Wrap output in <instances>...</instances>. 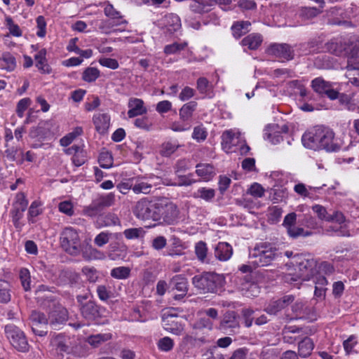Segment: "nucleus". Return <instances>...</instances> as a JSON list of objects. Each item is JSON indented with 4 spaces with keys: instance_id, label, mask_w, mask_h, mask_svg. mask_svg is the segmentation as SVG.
Returning <instances> with one entry per match:
<instances>
[{
    "instance_id": "39",
    "label": "nucleus",
    "mask_w": 359,
    "mask_h": 359,
    "mask_svg": "<svg viewBox=\"0 0 359 359\" xmlns=\"http://www.w3.org/2000/svg\"><path fill=\"white\" fill-rule=\"evenodd\" d=\"M215 196V191L213 189H208L205 187L198 189L194 193V198H199L205 201H211Z\"/></svg>"
},
{
    "instance_id": "10",
    "label": "nucleus",
    "mask_w": 359,
    "mask_h": 359,
    "mask_svg": "<svg viewBox=\"0 0 359 359\" xmlns=\"http://www.w3.org/2000/svg\"><path fill=\"white\" fill-rule=\"evenodd\" d=\"M155 206L156 203H152L147 198H143L136 203L133 209V212L135 216L140 219L153 220Z\"/></svg>"
},
{
    "instance_id": "24",
    "label": "nucleus",
    "mask_w": 359,
    "mask_h": 359,
    "mask_svg": "<svg viewBox=\"0 0 359 359\" xmlns=\"http://www.w3.org/2000/svg\"><path fill=\"white\" fill-rule=\"evenodd\" d=\"M196 173L205 181H209L216 175L215 168L209 163L196 165Z\"/></svg>"
},
{
    "instance_id": "32",
    "label": "nucleus",
    "mask_w": 359,
    "mask_h": 359,
    "mask_svg": "<svg viewBox=\"0 0 359 359\" xmlns=\"http://www.w3.org/2000/svg\"><path fill=\"white\" fill-rule=\"evenodd\" d=\"M251 23L249 21H240L235 22L231 27L233 36L236 39L241 37L243 34L249 32V27Z\"/></svg>"
},
{
    "instance_id": "5",
    "label": "nucleus",
    "mask_w": 359,
    "mask_h": 359,
    "mask_svg": "<svg viewBox=\"0 0 359 359\" xmlns=\"http://www.w3.org/2000/svg\"><path fill=\"white\" fill-rule=\"evenodd\" d=\"M153 221L173 224L177 219L179 210L175 204L165 199L156 202Z\"/></svg>"
},
{
    "instance_id": "49",
    "label": "nucleus",
    "mask_w": 359,
    "mask_h": 359,
    "mask_svg": "<svg viewBox=\"0 0 359 359\" xmlns=\"http://www.w3.org/2000/svg\"><path fill=\"white\" fill-rule=\"evenodd\" d=\"M134 125L142 130L149 131L152 129L153 123L147 116L137 118L134 121Z\"/></svg>"
},
{
    "instance_id": "14",
    "label": "nucleus",
    "mask_w": 359,
    "mask_h": 359,
    "mask_svg": "<svg viewBox=\"0 0 359 359\" xmlns=\"http://www.w3.org/2000/svg\"><path fill=\"white\" fill-rule=\"evenodd\" d=\"M67 320L68 311L62 306H55L48 316L49 324L54 329H57L60 325L65 324Z\"/></svg>"
},
{
    "instance_id": "56",
    "label": "nucleus",
    "mask_w": 359,
    "mask_h": 359,
    "mask_svg": "<svg viewBox=\"0 0 359 359\" xmlns=\"http://www.w3.org/2000/svg\"><path fill=\"white\" fill-rule=\"evenodd\" d=\"M248 193L255 198H262L264 196L265 189L261 184L255 182L250 186Z\"/></svg>"
},
{
    "instance_id": "64",
    "label": "nucleus",
    "mask_w": 359,
    "mask_h": 359,
    "mask_svg": "<svg viewBox=\"0 0 359 359\" xmlns=\"http://www.w3.org/2000/svg\"><path fill=\"white\" fill-rule=\"evenodd\" d=\"M174 346V343L172 339L168 337H165L160 339L158 343V348L163 351H170Z\"/></svg>"
},
{
    "instance_id": "27",
    "label": "nucleus",
    "mask_w": 359,
    "mask_h": 359,
    "mask_svg": "<svg viewBox=\"0 0 359 359\" xmlns=\"http://www.w3.org/2000/svg\"><path fill=\"white\" fill-rule=\"evenodd\" d=\"M314 348V344L309 337H304L298 344L299 355L302 358H306L311 354Z\"/></svg>"
},
{
    "instance_id": "41",
    "label": "nucleus",
    "mask_w": 359,
    "mask_h": 359,
    "mask_svg": "<svg viewBox=\"0 0 359 359\" xmlns=\"http://www.w3.org/2000/svg\"><path fill=\"white\" fill-rule=\"evenodd\" d=\"M125 23H127L126 20H121L118 22H114L111 20H102L99 25V29L102 33L109 34L111 33V29L114 26H118Z\"/></svg>"
},
{
    "instance_id": "52",
    "label": "nucleus",
    "mask_w": 359,
    "mask_h": 359,
    "mask_svg": "<svg viewBox=\"0 0 359 359\" xmlns=\"http://www.w3.org/2000/svg\"><path fill=\"white\" fill-rule=\"evenodd\" d=\"M41 203L39 201H34L31 203L28 210V219L30 222L31 219L37 217L42 213L41 208Z\"/></svg>"
},
{
    "instance_id": "35",
    "label": "nucleus",
    "mask_w": 359,
    "mask_h": 359,
    "mask_svg": "<svg viewBox=\"0 0 359 359\" xmlns=\"http://www.w3.org/2000/svg\"><path fill=\"white\" fill-rule=\"evenodd\" d=\"M104 209L101 202L97 198L88 206L84 208L83 212L87 216L95 217Z\"/></svg>"
},
{
    "instance_id": "22",
    "label": "nucleus",
    "mask_w": 359,
    "mask_h": 359,
    "mask_svg": "<svg viewBox=\"0 0 359 359\" xmlns=\"http://www.w3.org/2000/svg\"><path fill=\"white\" fill-rule=\"evenodd\" d=\"M46 53V50L42 48L34 55L35 65L42 74H50L52 72V69L47 63Z\"/></svg>"
},
{
    "instance_id": "55",
    "label": "nucleus",
    "mask_w": 359,
    "mask_h": 359,
    "mask_svg": "<svg viewBox=\"0 0 359 359\" xmlns=\"http://www.w3.org/2000/svg\"><path fill=\"white\" fill-rule=\"evenodd\" d=\"M52 343L56 346L57 350L60 352H68L69 346L65 341V339L62 335L56 336L53 340Z\"/></svg>"
},
{
    "instance_id": "48",
    "label": "nucleus",
    "mask_w": 359,
    "mask_h": 359,
    "mask_svg": "<svg viewBox=\"0 0 359 359\" xmlns=\"http://www.w3.org/2000/svg\"><path fill=\"white\" fill-rule=\"evenodd\" d=\"M100 76L99 70L95 67H88L83 72L82 79L86 82L95 81Z\"/></svg>"
},
{
    "instance_id": "45",
    "label": "nucleus",
    "mask_w": 359,
    "mask_h": 359,
    "mask_svg": "<svg viewBox=\"0 0 359 359\" xmlns=\"http://www.w3.org/2000/svg\"><path fill=\"white\" fill-rule=\"evenodd\" d=\"M187 46V42L177 43L166 45L164 47V53L167 55L176 54L183 50Z\"/></svg>"
},
{
    "instance_id": "11",
    "label": "nucleus",
    "mask_w": 359,
    "mask_h": 359,
    "mask_svg": "<svg viewBox=\"0 0 359 359\" xmlns=\"http://www.w3.org/2000/svg\"><path fill=\"white\" fill-rule=\"evenodd\" d=\"M334 83L327 81L321 77L314 79L311 81L313 90L319 95H325L331 100H334L339 95V90L334 88Z\"/></svg>"
},
{
    "instance_id": "9",
    "label": "nucleus",
    "mask_w": 359,
    "mask_h": 359,
    "mask_svg": "<svg viewBox=\"0 0 359 359\" xmlns=\"http://www.w3.org/2000/svg\"><path fill=\"white\" fill-rule=\"evenodd\" d=\"M48 318L43 313L37 311H32L29 316V324L33 333L39 337H44L48 333Z\"/></svg>"
},
{
    "instance_id": "4",
    "label": "nucleus",
    "mask_w": 359,
    "mask_h": 359,
    "mask_svg": "<svg viewBox=\"0 0 359 359\" xmlns=\"http://www.w3.org/2000/svg\"><path fill=\"white\" fill-rule=\"evenodd\" d=\"M224 283L223 276L213 272L203 273L192 278V284L203 293L216 292Z\"/></svg>"
},
{
    "instance_id": "60",
    "label": "nucleus",
    "mask_w": 359,
    "mask_h": 359,
    "mask_svg": "<svg viewBox=\"0 0 359 359\" xmlns=\"http://www.w3.org/2000/svg\"><path fill=\"white\" fill-rule=\"evenodd\" d=\"M178 148V145L172 142H165L161 146V154L163 156H170Z\"/></svg>"
},
{
    "instance_id": "59",
    "label": "nucleus",
    "mask_w": 359,
    "mask_h": 359,
    "mask_svg": "<svg viewBox=\"0 0 359 359\" xmlns=\"http://www.w3.org/2000/svg\"><path fill=\"white\" fill-rule=\"evenodd\" d=\"M20 278L22 285L25 290L28 291L30 290V275L29 271L27 269H21L20 271Z\"/></svg>"
},
{
    "instance_id": "17",
    "label": "nucleus",
    "mask_w": 359,
    "mask_h": 359,
    "mask_svg": "<svg viewBox=\"0 0 359 359\" xmlns=\"http://www.w3.org/2000/svg\"><path fill=\"white\" fill-rule=\"evenodd\" d=\"M219 328L224 332L229 330L234 332L235 330L239 328L238 317L235 311H228L224 315L220 322Z\"/></svg>"
},
{
    "instance_id": "47",
    "label": "nucleus",
    "mask_w": 359,
    "mask_h": 359,
    "mask_svg": "<svg viewBox=\"0 0 359 359\" xmlns=\"http://www.w3.org/2000/svg\"><path fill=\"white\" fill-rule=\"evenodd\" d=\"M6 25L9 30L10 34L16 37H20L22 36V32L20 28V27L15 24L13 19L10 16H7L6 18Z\"/></svg>"
},
{
    "instance_id": "63",
    "label": "nucleus",
    "mask_w": 359,
    "mask_h": 359,
    "mask_svg": "<svg viewBox=\"0 0 359 359\" xmlns=\"http://www.w3.org/2000/svg\"><path fill=\"white\" fill-rule=\"evenodd\" d=\"M98 199L101 202L104 208L113 205L115 203V194L114 193H109L104 195L100 196Z\"/></svg>"
},
{
    "instance_id": "51",
    "label": "nucleus",
    "mask_w": 359,
    "mask_h": 359,
    "mask_svg": "<svg viewBox=\"0 0 359 359\" xmlns=\"http://www.w3.org/2000/svg\"><path fill=\"white\" fill-rule=\"evenodd\" d=\"M123 234L127 239H135L143 237L144 231L142 228H130L123 231Z\"/></svg>"
},
{
    "instance_id": "38",
    "label": "nucleus",
    "mask_w": 359,
    "mask_h": 359,
    "mask_svg": "<svg viewBox=\"0 0 359 359\" xmlns=\"http://www.w3.org/2000/svg\"><path fill=\"white\" fill-rule=\"evenodd\" d=\"M102 225L104 226H111L120 225V219L114 213L108 212L105 215H101L99 218Z\"/></svg>"
},
{
    "instance_id": "31",
    "label": "nucleus",
    "mask_w": 359,
    "mask_h": 359,
    "mask_svg": "<svg viewBox=\"0 0 359 359\" xmlns=\"http://www.w3.org/2000/svg\"><path fill=\"white\" fill-rule=\"evenodd\" d=\"M197 102L191 101L184 104L180 109V117L183 121H189L193 116V113L197 107Z\"/></svg>"
},
{
    "instance_id": "53",
    "label": "nucleus",
    "mask_w": 359,
    "mask_h": 359,
    "mask_svg": "<svg viewBox=\"0 0 359 359\" xmlns=\"http://www.w3.org/2000/svg\"><path fill=\"white\" fill-rule=\"evenodd\" d=\"M82 273L90 283H95L99 278L98 272L94 267L85 266L82 269Z\"/></svg>"
},
{
    "instance_id": "13",
    "label": "nucleus",
    "mask_w": 359,
    "mask_h": 359,
    "mask_svg": "<svg viewBox=\"0 0 359 359\" xmlns=\"http://www.w3.org/2000/svg\"><path fill=\"white\" fill-rule=\"evenodd\" d=\"M154 178L158 179V177H137L133 178L134 182H133L132 190L136 194H149L151 192V189L154 186L158 183L154 182Z\"/></svg>"
},
{
    "instance_id": "57",
    "label": "nucleus",
    "mask_w": 359,
    "mask_h": 359,
    "mask_svg": "<svg viewBox=\"0 0 359 359\" xmlns=\"http://www.w3.org/2000/svg\"><path fill=\"white\" fill-rule=\"evenodd\" d=\"M191 10L196 13H203L210 11L209 8L201 0H195L190 5Z\"/></svg>"
},
{
    "instance_id": "33",
    "label": "nucleus",
    "mask_w": 359,
    "mask_h": 359,
    "mask_svg": "<svg viewBox=\"0 0 359 359\" xmlns=\"http://www.w3.org/2000/svg\"><path fill=\"white\" fill-rule=\"evenodd\" d=\"M0 65L3 69L11 72L16 67V60L15 57L10 53H5L2 54L0 58Z\"/></svg>"
},
{
    "instance_id": "61",
    "label": "nucleus",
    "mask_w": 359,
    "mask_h": 359,
    "mask_svg": "<svg viewBox=\"0 0 359 359\" xmlns=\"http://www.w3.org/2000/svg\"><path fill=\"white\" fill-rule=\"evenodd\" d=\"M283 210L278 206H273L269 210V219L273 222H278L281 217Z\"/></svg>"
},
{
    "instance_id": "26",
    "label": "nucleus",
    "mask_w": 359,
    "mask_h": 359,
    "mask_svg": "<svg viewBox=\"0 0 359 359\" xmlns=\"http://www.w3.org/2000/svg\"><path fill=\"white\" fill-rule=\"evenodd\" d=\"M240 135L239 132H235L232 130L224 131L222 135L223 148L227 150L231 149V147L237 142L236 140L239 139Z\"/></svg>"
},
{
    "instance_id": "58",
    "label": "nucleus",
    "mask_w": 359,
    "mask_h": 359,
    "mask_svg": "<svg viewBox=\"0 0 359 359\" xmlns=\"http://www.w3.org/2000/svg\"><path fill=\"white\" fill-rule=\"evenodd\" d=\"M99 163L102 168H109L113 164V158L110 153L102 152L99 156Z\"/></svg>"
},
{
    "instance_id": "12",
    "label": "nucleus",
    "mask_w": 359,
    "mask_h": 359,
    "mask_svg": "<svg viewBox=\"0 0 359 359\" xmlns=\"http://www.w3.org/2000/svg\"><path fill=\"white\" fill-rule=\"evenodd\" d=\"M79 310L82 317L88 322L102 317V308L93 300H88L85 304H82Z\"/></svg>"
},
{
    "instance_id": "54",
    "label": "nucleus",
    "mask_w": 359,
    "mask_h": 359,
    "mask_svg": "<svg viewBox=\"0 0 359 359\" xmlns=\"http://www.w3.org/2000/svg\"><path fill=\"white\" fill-rule=\"evenodd\" d=\"M288 235L293 238H296L299 236H309L311 235V232L305 231L304 229L302 227H297L295 226H290L287 231Z\"/></svg>"
},
{
    "instance_id": "15",
    "label": "nucleus",
    "mask_w": 359,
    "mask_h": 359,
    "mask_svg": "<svg viewBox=\"0 0 359 359\" xmlns=\"http://www.w3.org/2000/svg\"><path fill=\"white\" fill-rule=\"evenodd\" d=\"M268 53L280 59L290 60L294 57V51L287 43H275L268 48Z\"/></svg>"
},
{
    "instance_id": "21",
    "label": "nucleus",
    "mask_w": 359,
    "mask_h": 359,
    "mask_svg": "<svg viewBox=\"0 0 359 359\" xmlns=\"http://www.w3.org/2000/svg\"><path fill=\"white\" fill-rule=\"evenodd\" d=\"M93 122L96 130L100 133H105L110 126V116L108 114H96L93 117Z\"/></svg>"
},
{
    "instance_id": "3",
    "label": "nucleus",
    "mask_w": 359,
    "mask_h": 359,
    "mask_svg": "<svg viewBox=\"0 0 359 359\" xmlns=\"http://www.w3.org/2000/svg\"><path fill=\"white\" fill-rule=\"evenodd\" d=\"M326 51L337 56H355L359 53V43L343 37L334 38L325 44Z\"/></svg>"
},
{
    "instance_id": "6",
    "label": "nucleus",
    "mask_w": 359,
    "mask_h": 359,
    "mask_svg": "<svg viewBox=\"0 0 359 359\" xmlns=\"http://www.w3.org/2000/svg\"><path fill=\"white\" fill-rule=\"evenodd\" d=\"M282 253L271 243H262L257 245L252 254L256 259L255 262L258 266H269L271 262L279 257Z\"/></svg>"
},
{
    "instance_id": "44",
    "label": "nucleus",
    "mask_w": 359,
    "mask_h": 359,
    "mask_svg": "<svg viewBox=\"0 0 359 359\" xmlns=\"http://www.w3.org/2000/svg\"><path fill=\"white\" fill-rule=\"evenodd\" d=\"M5 156L10 161H15L18 159H22L23 153L18 147H11L6 149Z\"/></svg>"
},
{
    "instance_id": "29",
    "label": "nucleus",
    "mask_w": 359,
    "mask_h": 359,
    "mask_svg": "<svg viewBox=\"0 0 359 359\" xmlns=\"http://www.w3.org/2000/svg\"><path fill=\"white\" fill-rule=\"evenodd\" d=\"M315 283L314 296L318 299H323L325 295L327 280L324 276H316V279L313 280Z\"/></svg>"
},
{
    "instance_id": "16",
    "label": "nucleus",
    "mask_w": 359,
    "mask_h": 359,
    "mask_svg": "<svg viewBox=\"0 0 359 359\" xmlns=\"http://www.w3.org/2000/svg\"><path fill=\"white\" fill-rule=\"evenodd\" d=\"M163 323L165 330L177 335L180 334L184 330L176 314L164 313L163 316Z\"/></svg>"
},
{
    "instance_id": "43",
    "label": "nucleus",
    "mask_w": 359,
    "mask_h": 359,
    "mask_svg": "<svg viewBox=\"0 0 359 359\" xmlns=\"http://www.w3.org/2000/svg\"><path fill=\"white\" fill-rule=\"evenodd\" d=\"M243 294L247 297H257L260 293V288L255 283H248L242 287Z\"/></svg>"
},
{
    "instance_id": "40",
    "label": "nucleus",
    "mask_w": 359,
    "mask_h": 359,
    "mask_svg": "<svg viewBox=\"0 0 359 359\" xmlns=\"http://www.w3.org/2000/svg\"><path fill=\"white\" fill-rule=\"evenodd\" d=\"M195 254L198 259L204 263L206 262L208 247L205 242L199 241L195 244L194 247Z\"/></svg>"
},
{
    "instance_id": "8",
    "label": "nucleus",
    "mask_w": 359,
    "mask_h": 359,
    "mask_svg": "<svg viewBox=\"0 0 359 359\" xmlns=\"http://www.w3.org/2000/svg\"><path fill=\"white\" fill-rule=\"evenodd\" d=\"M5 333L11 344L18 351L27 352L29 344L25 333L17 326L10 324L5 327Z\"/></svg>"
},
{
    "instance_id": "23",
    "label": "nucleus",
    "mask_w": 359,
    "mask_h": 359,
    "mask_svg": "<svg viewBox=\"0 0 359 359\" xmlns=\"http://www.w3.org/2000/svg\"><path fill=\"white\" fill-rule=\"evenodd\" d=\"M232 247L227 243H219L215 249V256L219 261H227L232 255Z\"/></svg>"
},
{
    "instance_id": "1",
    "label": "nucleus",
    "mask_w": 359,
    "mask_h": 359,
    "mask_svg": "<svg viewBox=\"0 0 359 359\" xmlns=\"http://www.w3.org/2000/svg\"><path fill=\"white\" fill-rule=\"evenodd\" d=\"M296 267L286 264V272L282 275L285 283L299 284L304 281L314 280L316 276H321L317 270V261L310 255L294 256Z\"/></svg>"
},
{
    "instance_id": "28",
    "label": "nucleus",
    "mask_w": 359,
    "mask_h": 359,
    "mask_svg": "<svg viewBox=\"0 0 359 359\" xmlns=\"http://www.w3.org/2000/svg\"><path fill=\"white\" fill-rule=\"evenodd\" d=\"M262 42V37L258 34H251L245 36L242 41L243 46H247L250 50H256Z\"/></svg>"
},
{
    "instance_id": "34",
    "label": "nucleus",
    "mask_w": 359,
    "mask_h": 359,
    "mask_svg": "<svg viewBox=\"0 0 359 359\" xmlns=\"http://www.w3.org/2000/svg\"><path fill=\"white\" fill-rule=\"evenodd\" d=\"M103 5L104 6V15L109 18L111 20H113L114 22L121 21L124 20L123 19V16L121 15V13L118 11H116L113 5L110 4L109 1H105L103 3Z\"/></svg>"
},
{
    "instance_id": "25",
    "label": "nucleus",
    "mask_w": 359,
    "mask_h": 359,
    "mask_svg": "<svg viewBox=\"0 0 359 359\" xmlns=\"http://www.w3.org/2000/svg\"><path fill=\"white\" fill-rule=\"evenodd\" d=\"M163 25L170 33L175 32L181 27V20L178 15L170 13L165 15Z\"/></svg>"
},
{
    "instance_id": "42",
    "label": "nucleus",
    "mask_w": 359,
    "mask_h": 359,
    "mask_svg": "<svg viewBox=\"0 0 359 359\" xmlns=\"http://www.w3.org/2000/svg\"><path fill=\"white\" fill-rule=\"evenodd\" d=\"M10 285L0 279V303L6 304L11 301Z\"/></svg>"
},
{
    "instance_id": "62",
    "label": "nucleus",
    "mask_w": 359,
    "mask_h": 359,
    "mask_svg": "<svg viewBox=\"0 0 359 359\" xmlns=\"http://www.w3.org/2000/svg\"><path fill=\"white\" fill-rule=\"evenodd\" d=\"M208 135V133L205 128L202 126H196L194 128L192 137L197 142L204 141Z\"/></svg>"
},
{
    "instance_id": "2",
    "label": "nucleus",
    "mask_w": 359,
    "mask_h": 359,
    "mask_svg": "<svg viewBox=\"0 0 359 359\" xmlns=\"http://www.w3.org/2000/svg\"><path fill=\"white\" fill-rule=\"evenodd\" d=\"M334 132L324 126H316L311 130L305 133L302 138L304 146L311 149H326L334 151L339 146L334 141Z\"/></svg>"
},
{
    "instance_id": "19",
    "label": "nucleus",
    "mask_w": 359,
    "mask_h": 359,
    "mask_svg": "<svg viewBox=\"0 0 359 359\" xmlns=\"http://www.w3.org/2000/svg\"><path fill=\"white\" fill-rule=\"evenodd\" d=\"M128 106L129 108L128 111L129 118L142 116L147 112V109L144 107V101L139 98H130L128 101Z\"/></svg>"
},
{
    "instance_id": "46",
    "label": "nucleus",
    "mask_w": 359,
    "mask_h": 359,
    "mask_svg": "<svg viewBox=\"0 0 359 359\" xmlns=\"http://www.w3.org/2000/svg\"><path fill=\"white\" fill-rule=\"evenodd\" d=\"M28 205V201L23 192H19L15 195V200L12 206L20 208L21 210H26Z\"/></svg>"
},
{
    "instance_id": "37",
    "label": "nucleus",
    "mask_w": 359,
    "mask_h": 359,
    "mask_svg": "<svg viewBox=\"0 0 359 359\" xmlns=\"http://www.w3.org/2000/svg\"><path fill=\"white\" fill-rule=\"evenodd\" d=\"M170 284L178 291L187 292V280L182 275L175 276L170 281Z\"/></svg>"
},
{
    "instance_id": "36",
    "label": "nucleus",
    "mask_w": 359,
    "mask_h": 359,
    "mask_svg": "<svg viewBox=\"0 0 359 359\" xmlns=\"http://www.w3.org/2000/svg\"><path fill=\"white\" fill-rule=\"evenodd\" d=\"M130 273L131 269L128 266L115 267L110 271V276L118 280H126L130 277Z\"/></svg>"
},
{
    "instance_id": "50",
    "label": "nucleus",
    "mask_w": 359,
    "mask_h": 359,
    "mask_svg": "<svg viewBox=\"0 0 359 359\" xmlns=\"http://www.w3.org/2000/svg\"><path fill=\"white\" fill-rule=\"evenodd\" d=\"M25 210H21L20 208H14L12 206V209L11 210V215L12 217V221L13 225L17 229H20L22 226V224L20 223V219L23 217V213Z\"/></svg>"
},
{
    "instance_id": "7",
    "label": "nucleus",
    "mask_w": 359,
    "mask_h": 359,
    "mask_svg": "<svg viewBox=\"0 0 359 359\" xmlns=\"http://www.w3.org/2000/svg\"><path fill=\"white\" fill-rule=\"evenodd\" d=\"M60 240L61 247L68 254L76 256L81 252V239L74 228H65L60 233Z\"/></svg>"
},
{
    "instance_id": "20",
    "label": "nucleus",
    "mask_w": 359,
    "mask_h": 359,
    "mask_svg": "<svg viewBox=\"0 0 359 359\" xmlns=\"http://www.w3.org/2000/svg\"><path fill=\"white\" fill-rule=\"evenodd\" d=\"M294 299V296L285 295L281 299L271 302L266 308V311L269 314L276 315L278 312L290 304Z\"/></svg>"
},
{
    "instance_id": "30",
    "label": "nucleus",
    "mask_w": 359,
    "mask_h": 359,
    "mask_svg": "<svg viewBox=\"0 0 359 359\" xmlns=\"http://www.w3.org/2000/svg\"><path fill=\"white\" fill-rule=\"evenodd\" d=\"M112 338L111 333L97 334L89 336L86 341L93 348L99 347L102 343Z\"/></svg>"
},
{
    "instance_id": "18",
    "label": "nucleus",
    "mask_w": 359,
    "mask_h": 359,
    "mask_svg": "<svg viewBox=\"0 0 359 359\" xmlns=\"http://www.w3.org/2000/svg\"><path fill=\"white\" fill-rule=\"evenodd\" d=\"M64 151L67 155L73 156L72 162L77 167L83 165L86 161V153L83 150V146L73 145L65 149Z\"/></svg>"
}]
</instances>
